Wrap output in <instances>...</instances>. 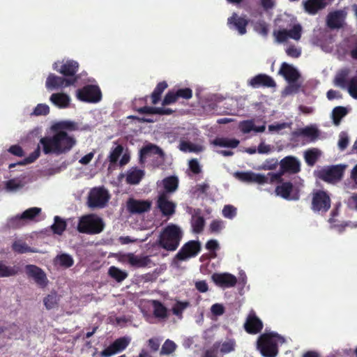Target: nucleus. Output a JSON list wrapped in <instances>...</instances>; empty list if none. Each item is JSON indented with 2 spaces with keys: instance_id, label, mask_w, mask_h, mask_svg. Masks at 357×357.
Listing matches in <instances>:
<instances>
[{
  "instance_id": "bf43d9fd",
  "label": "nucleus",
  "mask_w": 357,
  "mask_h": 357,
  "mask_svg": "<svg viewBox=\"0 0 357 357\" xmlns=\"http://www.w3.org/2000/svg\"><path fill=\"white\" fill-rule=\"evenodd\" d=\"M178 100L183 98L189 100L192 96V91L190 88H183L175 91Z\"/></svg>"
},
{
  "instance_id": "49530a36",
  "label": "nucleus",
  "mask_w": 357,
  "mask_h": 357,
  "mask_svg": "<svg viewBox=\"0 0 357 357\" xmlns=\"http://www.w3.org/2000/svg\"><path fill=\"white\" fill-rule=\"evenodd\" d=\"M190 306L188 301H177L172 307V312L179 319L183 317V312Z\"/></svg>"
},
{
  "instance_id": "f704fd0d",
  "label": "nucleus",
  "mask_w": 357,
  "mask_h": 357,
  "mask_svg": "<svg viewBox=\"0 0 357 357\" xmlns=\"http://www.w3.org/2000/svg\"><path fill=\"white\" fill-rule=\"evenodd\" d=\"M78 129V126L77 123L70 121H63L56 123L52 126V130L54 131L57 130H70L74 131Z\"/></svg>"
},
{
  "instance_id": "2eb2a0df",
  "label": "nucleus",
  "mask_w": 357,
  "mask_h": 357,
  "mask_svg": "<svg viewBox=\"0 0 357 357\" xmlns=\"http://www.w3.org/2000/svg\"><path fill=\"white\" fill-rule=\"evenodd\" d=\"M152 202L130 198L127 201V210L131 214H142L151 210Z\"/></svg>"
},
{
  "instance_id": "680f3d73",
  "label": "nucleus",
  "mask_w": 357,
  "mask_h": 357,
  "mask_svg": "<svg viewBox=\"0 0 357 357\" xmlns=\"http://www.w3.org/2000/svg\"><path fill=\"white\" fill-rule=\"evenodd\" d=\"M235 349V342L232 340H229L223 342L221 344L220 352L222 354H228L230 353Z\"/></svg>"
},
{
  "instance_id": "5fc2aeb1",
  "label": "nucleus",
  "mask_w": 357,
  "mask_h": 357,
  "mask_svg": "<svg viewBox=\"0 0 357 357\" xmlns=\"http://www.w3.org/2000/svg\"><path fill=\"white\" fill-rule=\"evenodd\" d=\"M178 100L175 91H169L162 100V105L163 106L169 105L176 102Z\"/></svg>"
},
{
  "instance_id": "7ed1b4c3",
  "label": "nucleus",
  "mask_w": 357,
  "mask_h": 357,
  "mask_svg": "<svg viewBox=\"0 0 357 357\" xmlns=\"http://www.w3.org/2000/svg\"><path fill=\"white\" fill-rule=\"evenodd\" d=\"M283 340L278 333H264L257 340V349L264 357H275L278 354V342Z\"/></svg>"
},
{
  "instance_id": "052dcab7",
  "label": "nucleus",
  "mask_w": 357,
  "mask_h": 357,
  "mask_svg": "<svg viewBox=\"0 0 357 357\" xmlns=\"http://www.w3.org/2000/svg\"><path fill=\"white\" fill-rule=\"evenodd\" d=\"M255 30L259 34L266 36L268 33V24L264 21H259L255 26Z\"/></svg>"
},
{
  "instance_id": "72a5a7b5",
  "label": "nucleus",
  "mask_w": 357,
  "mask_h": 357,
  "mask_svg": "<svg viewBox=\"0 0 357 357\" xmlns=\"http://www.w3.org/2000/svg\"><path fill=\"white\" fill-rule=\"evenodd\" d=\"M153 315L156 318L167 319L168 317V311L167 307L159 301H153Z\"/></svg>"
},
{
  "instance_id": "0e129e2a",
  "label": "nucleus",
  "mask_w": 357,
  "mask_h": 357,
  "mask_svg": "<svg viewBox=\"0 0 357 357\" xmlns=\"http://www.w3.org/2000/svg\"><path fill=\"white\" fill-rule=\"evenodd\" d=\"M204 224H205V220L203 217H202V216L197 217L192 222V227H193L194 231L196 233H200L201 231H202L204 227Z\"/></svg>"
},
{
  "instance_id": "a18cd8bd",
  "label": "nucleus",
  "mask_w": 357,
  "mask_h": 357,
  "mask_svg": "<svg viewBox=\"0 0 357 357\" xmlns=\"http://www.w3.org/2000/svg\"><path fill=\"white\" fill-rule=\"evenodd\" d=\"M59 301L57 294L54 292L45 296L43 299V303L47 310H51L57 306Z\"/></svg>"
},
{
  "instance_id": "39448f33",
  "label": "nucleus",
  "mask_w": 357,
  "mask_h": 357,
  "mask_svg": "<svg viewBox=\"0 0 357 357\" xmlns=\"http://www.w3.org/2000/svg\"><path fill=\"white\" fill-rule=\"evenodd\" d=\"M104 227L102 218L94 214H89L79 218L77 230L82 234H97L103 230Z\"/></svg>"
},
{
  "instance_id": "37998d69",
  "label": "nucleus",
  "mask_w": 357,
  "mask_h": 357,
  "mask_svg": "<svg viewBox=\"0 0 357 357\" xmlns=\"http://www.w3.org/2000/svg\"><path fill=\"white\" fill-rule=\"evenodd\" d=\"M327 25L331 29H337L341 26L340 15L338 13H331L327 17Z\"/></svg>"
},
{
  "instance_id": "9b49d317",
  "label": "nucleus",
  "mask_w": 357,
  "mask_h": 357,
  "mask_svg": "<svg viewBox=\"0 0 357 357\" xmlns=\"http://www.w3.org/2000/svg\"><path fill=\"white\" fill-rule=\"evenodd\" d=\"M301 33V25L300 24H296L289 30L282 29L278 31H274L273 36L275 37L277 42L282 43L287 41L288 38H292L295 40H300Z\"/></svg>"
},
{
  "instance_id": "cd10ccee",
  "label": "nucleus",
  "mask_w": 357,
  "mask_h": 357,
  "mask_svg": "<svg viewBox=\"0 0 357 357\" xmlns=\"http://www.w3.org/2000/svg\"><path fill=\"white\" fill-rule=\"evenodd\" d=\"M20 272L17 265L7 266L3 261L0 260V278H9L15 276Z\"/></svg>"
},
{
  "instance_id": "f8f14e48",
  "label": "nucleus",
  "mask_w": 357,
  "mask_h": 357,
  "mask_svg": "<svg viewBox=\"0 0 357 357\" xmlns=\"http://www.w3.org/2000/svg\"><path fill=\"white\" fill-rule=\"evenodd\" d=\"M249 19L245 16H240L236 13L227 19V24L229 29L236 31L239 35H244L247 32V26L249 24Z\"/></svg>"
},
{
  "instance_id": "de8ad7c7",
  "label": "nucleus",
  "mask_w": 357,
  "mask_h": 357,
  "mask_svg": "<svg viewBox=\"0 0 357 357\" xmlns=\"http://www.w3.org/2000/svg\"><path fill=\"white\" fill-rule=\"evenodd\" d=\"M41 212V208L38 207H32L25 210L21 215L24 222L27 220H33Z\"/></svg>"
},
{
  "instance_id": "aec40b11",
  "label": "nucleus",
  "mask_w": 357,
  "mask_h": 357,
  "mask_svg": "<svg viewBox=\"0 0 357 357\" xmlns=\"http://www.w3.org/2000/svg\"><path fill=\"white\" fill-rule=\"evenodd\" d=\"M59 62L54 63V69L66 77H73L79 70V63L74 60H68L58 68Z\"/></svg>"
},
{
  "instance_id": "774afa93",
  "label": "nucleus",
  "mask_w": 357,
  "mask_h": 357,
  "mask_svg": "<svg viewBox=\"0 0 357 357\" xmlns=\"http://www.w3.org/2000/svg\"><path fill=\"white\" fill-rule=\"evenodd\" d=\"M180 149L183 151L197 152L199 149L197 146L189 142H182L180 144Z\"/></svg>"
},
{
  "instance_id": "6e6552de",
  "label": "nucleus",
  "mask_w": 357,
  "mask_h": 357,
  "mask_svg": "<svg viewBox=\"0 0 357 357\" xmlns=\"http://www.w3.org/2000/svg\"><path fill=\"white\" fill-rule=\"evenodd\" d=\"M331 198L323 190H317L312 194L311 208L314 212L326 213L331 208Z\"/></svg>"
},
{
  "instance_id": "f257e3e1",
  "label": "nucleus",
  "mask_w": 357,
  "mask_h": 357,
  "mask_svg": "<svg viewBox=\"0 0 357 357\" xmlns=\"http://www.w3.org/2000/svg\"><path fill=\"white\" fill-rule=\"evenodd\" d=\"M76 143L75 137L64 130L54 131L52 136H45L40 139L43 152L45 155L66 154L75 146Z\"/></svg>"
},
{
  "instance_id": "20e7f679",
  "label": "nucleus",
  "mask_w": 357,
  "mask_h": 357,
  "mask_svg": "<svg viewBox=\"0 0 357 357\" xmlns=\"http://www.w3.org/2000/svg\"><path fill=\"white\" fill-rule=\"evenodd\" d=\"M301 171V162L294 156L288 155L280 161V170L276 173L269 172L271 183L282 182V176L285 173L297 174Z\"/></svg>"
},
{
  "instance_id": "412c9836",
  "label": "nucleus",
  "mask_w": 357,
  "mask_h": 357,
  "mask_svg": "<svg viewBox=\"0 0 357 357\" xmlns=\"http://www.w3.org/2000/svg\"><path fill=\"white\" fill-rule=\"evenodd\" d=\"M249 85L253 88L263 87H275L276 86L274 79L266 75L259 74L249 80Z\"/></svg>"
},
{
  "instance_id": "f3484780",
  "label": "nucleus",
  "mask_w": 357,
  "mask_h": 357,
  "mask_svg": "<svg viewBox=\"0 0 357 357\" xmlns=\"http://www.w3.org/2000/svg\"><path fill=\"white\" fill-rule=\"evenodd\" d=\"M211 280L215 285L224 289L233 287L237 283L236 276L229 273H215L211 275Z\"/></svg>"
},
{
  "instance_id": "2f4dec72",
  "label": "nucleus",
  "mask_w": 357,
  "mask_h": 357,
  "mask_svg": "<svg viewBox=\"0 0 357 357\" xmlns=\"http://www.w3.org/2000/svg\"><path fill=\"white\" fill-rule=\"evenodd\" d=\"M12 250L18 254L27 252H36L37 250L29 247L25 242L21 240L15 241L12 244Z\"/></svg>"
},
{
  "instance_id": "dca6fc26",
  "label": "nucleus",
  "mask_w": 357,
  "mask_h": 357,
  "mask_svg": "<svg viewBox=\"0 0 357 357\" xmlns=\"http://www.w3.org/2000/svg\"><path fill=\"white\" fill-rule=\"evenodd\" d=\"M25 272L29 278L34 280L35 282L41 287L47 284V279L45 272L38 266L29 264L25 266Z\"/></svg>"
},
{
  "instance_id": "6e6d98bb",
  "label": "nucleus",
  "mask_w": 357,
  "mask_h": 357,
  "mask_svg": "<svg viewBox=\"0 0 357 357\" xmlns=\"http://www.w3.org/2000/svg\"><path fill=\"white\" fill-rule=\"evenodd\" d=\"M252 182L256 183L258 184H264V183H271V176H268V174H267V176H265L264 174H256V173L253 172Z\"/></svg>"
},
{
  "instance_id": "473e14b6",
  "label": "nucleus",
  "mask_w": 357,
  "mask_h": 357,
  "mask_svg": "<svg viewBox=\"0 0 357 357\" xmlns=\"http://www.w3.org/2000/svg\"><path fill=\"white\" fill-rule=\"evenodd\" d=\"M240 142L236 139H228L224 137H217L213 140L212 144L220 147L236 148Z\"/></svg>"
},
{
  "instance_id": "8fccbe9b",
  "label": "nucleus",
  "mask_w": 357,
  "mask_h": 357,
  "mask_svg": "<svg viewBox=\"0 0 357 357\" xmlns=\"http://www.w3.org/2000/svg\"><path fill=\"white\" fill-rule=\"evenodd\" d=\"M40 148H42L41 144L39 143L38 144L36 150L29 154V155L25 158L23 161L19 162V165H24L26 164H30L33 162L36 159H38L40 155Z\"/></svg>"
},
{
  "instance_id": "a211bd4d",
  "label": "nucleus",
  "mask_w": 357,
  "mask_h": 357,
  "mask_svg": "<svg viewBox=\"0 0 357 357\" xmlns=\"http://www.w3.org/2000/svg\"><path fill=\"white\" fill-rule=\"evenodd\" d=\"M244 328L249 334H257L262 330L263 323L253 310H251L248 315L244 323Z\"/></svg>"
},
{
  "instance_id": "4c0bfd02",
  "label": "nucleus",
  "mask_w": 357,
  "mask_h": 357,
  "mask_svg": "<svg viewBox=\"0 0 357 357\" xmlns=\"http://www.w3.org/2000/svg\"><path fill=\"white\" fill-rule=\"evenodd\" d=\"M54 222L51 226V229L54 234L61 235L66 229V222L59 216L54 217Z\"/></svg>"
},
{
  "instance_id": "ea45409f",
  "label": "nucleus",
  "mask_w": 357,
  "mask_h": 357,
  "mask_svg": "<svg viewBox=\"0 0 357 357\" xmlns=\"http://www.w3.org/2000/svg\"><path fill=\"white\" fill-rule=\"evenodd\" d=\"M347 114V110L345 107L342 106L335 107L333 109L332 118L333 123L335 126H339L342 119Z\"/></svg>"
},
{
  "instance_id": "09e8293b",
  "label": "nucleus",
  "mask_w": 357,
  "mask_h": 357,
  "mask_svg": "<svg viewBox=\"0 0 357 357\" xmlns=\"http://www.w3.org/2000/svg\"><path fill=\"white\" fill-rule=\"evenodd\" d=\"M319 155L317 149H313L307 150L305 152V160L306 163L310 166H313L317 162Z\"/></svg>"
},
{
  "instance_id": "9d476101",
  "label": "nucleus",
  "mask_w": 357,
  "mask_h": 357,
  "mask_svg": "<svg viewBox=\"0 0 357 357\" xmlns=\"http://www.w3.org/2000/svg\"><path fill=\"white\" fill-rule=\"evenodd\" d=\"M201 243L198 241H189L185 243L175 255L174 259L179 261H185L196 257L201 251Z\"/></svg>"
},
{
  "instance_id": "5701e85b",
  "label": "nucleus",
  "mask_w": 357,
  "mask_h": 357,
  "mask_svg": "<svg viewBox=\"0 0 357 357\" xmlns=\"http://www.w3.org/2000/svg\"><path fill=\"white\" fill-rule=\"evenodd\" d=\"M279 73L282 75L289 84L296 82L300 77V74L298 70L292 66L285 62L282 63L281 65Z\"/></svg>"
},
{
  "instance_id": "4d7b16f0",
  "label": "nucleus",
  "mask_w": 357,
  "mask_h": 357,
  "mask_svg": "<svg viewBox=\"0 0 357 357\" xmlns=\"http://www.w3.org/2000/svg\"><path fill=\"white\" fill-rule=\"evenodd\" d=\"M50 112V107L48 105L45 104H38L34 108L31 115L34 116H41V115H47Z\"/></svg>"
},
{
  "instance_id": "c03bdc74",
  "label": "nucleus",
  "mask_w": 357,
  "mask_h": 357,
  "mask_svg": "<svg viewBox=\"0 0 357 357\" xmlns=\"http://www.w3.org/2000/svg\"><path fill=\"white\" fill-rule=\"evenodd\" d=\"M56 261L57 264H59L61 266L65 268H70L74 264L73 257L68 254H61L57 255L56 257Z\"/></svg>"
},
{
  "instance_id": "69168bd1",
  "label": "nucleus",
  "mask_w": 357,
  "mask_h": 357,
  "mask_svg": "<svg viewBox=\"0 0 357 357\" xmlns=\"http://www.w3.org/2000/svg\"><path fill=\"white\" fill-rule=\"evenodd\" d=\"M224 228V222L222 220H213L209 226L211 233H219Z\"/></svg>"
},
{
  "instance_id": "a878e982",
  "label": "nucleus",
  "mask_w": 357,
  "mask_h": 357,
  "mask_svg": "<svg viewBox=\"0 0 357 357\" xmlns=\"http://www.w3.org/2000/svg\"><path fill=\"white\" fill-rule=\"evenodd\" d=\"M129 264L134 268H145L151 263L149 256H138L132 253V255L128 259Z\"/></svg>"
},
{
  "instance_id": "c756f323",
  "label": "nucleus",
  "mask_w": 357,
  "mask_h": 357,
  "mask_svg": "<svg viewBox=\"0 0 357 357\" xmlns=\"http://www.w3.org/2000/svg\"><path fill=\"white\" fill-rule=\"evenodd\" d=\"M108 275L117 282H121L128 276L126 271H123L118 267L112 266L108 269Z\"/></svg>"
},
{
  "instance_id": "0eeeda50",
  "label": "nucleus",
  "mask_w": 357,
  "mask_h": 357,
  "mask_svg": "<svg viewBox=\"0 0 357 357\" xmlns=\"http://www.w3.org/2000/svg\"><path fill=\"white\" fill-rule=\"evenodd\" d=\"M77 97L82 102L96 103L100 101L102 93L98 86L87 84L77 91Z\"/></svg>"
},
{
  "instance_id": "603ef678",
  "label": "nucleus",
  "mask_w": 357,
  "mask_h": 357,
  "mask_svg": "<svg viewBox=\"0 0 357 357\" xmlns=\"http://www.w3.org/2000/svg\"><path fill=\"white\" fill-rule=\"evenodd\" d=\"M280 162L276 158L266 159L260 166V169L263 170H274L275 169Z\"/></svg>"
},
{
  "instance_id": "423d86ee",
  "label": "nucleus",
  "mask_w": 357,
  "mask_h": 357,
  "mask_svg": "<svg viewBox=\"0 0 357 357\" xmlns=\"http://www.w3.org/2000/svg\"><path fill=\"white\" fill-rule=\"evenodd\" d=\"M110 195L103 186L95 187L90 190L87 197V206L91 208H103L109 200Z\"/></svg>"
},
{
  "instance_id": "1a4fd4ad",
  "label": "nucleus",
  "mask_w": 357,
  "mask_h": 357,
  "mask_svg": "<svg viewBox=\"0 0 357 357\" xmlns=\"http://www.w3.org/2000/svg\"><path fill=\"white\" fill-rule=\"evenodd\" d=\"M346 168V165H336L328 167L319 172V178L328 183L339 181L342 178Z\"/></svg>"
},
{
  "instance_id": "6ab92c4d",
  "label": "nucleus",
  "mask_w": 357,
  "mask_h": 357,
  "mask_svg": "<svg viewBox=\"0 0 357 357\" xmlns=\"http://www.w3.org/2000/svg\"><path fill=\"white\" fill-rule=\"evenodd\" d=\"M157 206L164 216H171L175 213L176 204L168 199L165 192L158 196Z\"/></svg>"
},
{
  "instance_id": "338daca9",
  "label": "nucleus",
  "mask_w": 357,
  "mask_h": 357,
  "mask_svg": "<svg viewBox=\"0 0 357 357\" xmlns=\"http://www.w3.org/2000/svg\"><path fill=\"white\" fill-rule=\"evenodd\" d=\"M23 183L21 181H17L15 179H10L6 182V187L9 191H15L23 187Z\"/></svg>"
},
{
  "instance_id": "393cba45",
  "label": "nucleus",
  "mask_w": 357,
  "mask_h": 357,
  "mask_svg": "<svg viewBox=\"0 0 357 357\" xmlns=\"http://www.w3.org/2000/svg\"><path fill=\"white\" fill-rule=\"evenodd\" d=\"M151 154L159 155L160 156L164 155V153L160 147L156 145L150 144L141 149L139 151L140 161L142 162L144 159L146 158Z\"/></svg>"
},
{
  "instance_id": "e433bc0d",
  "label": "nucleus",
  "mask_w": 357,
  "mask_h": 357,
  "mask_svg": "<svg viewBox=\"0 0 357 357\" xmlns=\"http://www.w3.org/2000/svg\"><path fill=\"white\" fill-rule=\"evenodd\" d=\"M162 182L167 192H173L178 188V179L176 176H168L164 178Z\"/></svg>"
},
{
  "instance_id": "b1692460",
  "label": "nucleus",
  "mask_w": 357,
  "mask_h": 357,
  "mask_svg": "<svg viewBox=\"0 0 357 357\" xmlns=\"http://www.w3.org/2000/svg\"><path fill=\"white\" fill-rule=\"evenodd\" d=\"M144 176V170L132 167L127 172L126 183L130 185L138 184Z\"/></svg>"
},
{
  "instance_id": "e2e57ef3",
  "label": "nucleus",
  "mask_w": 357,
  "mask_h": 357,
  "mask_svg": "<svg viewBox=\"0 0 357 357\" xmlns=\"http://www.w3.org/2000/svg\"><path fill=\"white\" fill-rule=\"evenodd\" d=\"M176 349V344L169 340H167L162 347L161 352L165 354H170Z\"/></svg>"
},
{
  "instance_id": "c85d7f7f",
  "label": "nucleus",
  "mask_w": 357,
  "mask_h": 357,
  "mask_svg": "<svg viewBox=\"0 0 357 357\" xmlns=\"http://www.w3.org/2000/svg\"><path fill=\"white\" fill-rule=\"evenodd\" d=\"M326 3L324 0H307L304 3L305 10L312 15L324 8Z\"/></svg>"
},
{
  "instance_id": "7c9ffc66",
  "label": "nucleus",
  "mask_w": 357,
  "mask_h": 357,
  "mask_svg": "<svg viewBox=\"0 0 357 357\" xmlns=\"http://www.w3.org/2000/svg\"><path fill=\"white\" fill-rule=\"evenodd\" d=\"M167 87L168 84L166 81L158 83L151 95V102L153 105H156L160 100L162 94Z\"/></svg>"
},
{
  "instance_id": "c9c22d12",
  "label": "nucleus",
  "mask_w": 357,
  "mask_h": 357,
  "mask_svg": "<svg viewBox=\"0 0 357 357\" xmlns=\"http://www.w3.org/2000/svg\"><path fill=\"white\" fill-rule=\"evenodd\" d=\"M22 215H16L7 220L6 227L8 229H17L25 225Z\"/></svg>"
},
{
  "instance_id": "864d4df0",
  "label": "nucleus",
  "mask_w": 357,
  "mask_h": 357,
  "mask_svg": "<svg viewBox=\"0 0 357 357\" xmlns=\"http://www.w3.org/2000/svg\"><path fill=\"white\" fill-rule=\"evenodd\" d=\"M254 126L253 120H245L239 123V129L243 134H248L251 131H254Z\"/></svg>"
},
{
  "instance_id": "ddd939ff",
  "label": "nucleus",
  "mask_w": 357,
  "mask_h": 357,
  "mask_svg": "<svg viewBox=\"0 0 357 357\" xmlns=\"http://www.w3.org/2000/svg\"><path fill=\"white\" fill-rule=\"evenodd\" d=\"M130 338L129 337H121L115 340L109 347L100 352L102 357H110L116 354L123 351L129 345Z\"/></svg>"
},
{
  "instance_id": "4468645a",
  "label": "nucleus",
  "mask_w": 357,
  "mask_h": 357,
  "mask_svg": "<svg viewBox=\"0 0 357 357\" xmlns=\"http://www.w3.org/2000/svg\"><path fill=\"white\" fill-rule=\"evenodd\" d=\"M77 77L64 78L50 74L45 82L46 88L48 90L58 89L61 87H66L73 85L77 82Z\"/></svg>"
},
{
  "instance_id": "f03ea898",
  "label": "nucleus",
  "mask_w": 357,
  "mask_h": 357,
  "mask_svg": "<svg viewBox=\"0 0 357 357\" xmlns=\"http://www.w3.org/2000/svg\"><path fill=\"white\" fill-rule=\"evenodd\" d=\"M183 238V232L181 228L176 225H167L161 231L158 245L167 251H175L179 246Z\"/></svg>"
},
{
  "instance_id": "a19ab883",
  "label": "nucleus",
  "mask_w": 357,
  "mask_h": 357,
  "mask_svg": "<svg viewBox=\"0 0 357 357\" xmlns=\"http://www.w3.org/2000/svg\"><path fill=\"white\" fill-rule=\"evenodd\" d=\"M348 70H342L337 73L334 79V84L335 86L340 87L341 89H345L348 86L349 82H347Z\"/></svg>"
},
{
  "instance_id": "4be33fe9",
  "label": "nucleus",
  "mask_w": 357,
  "mask_h": 357,
  "mask_svg": "<svg viewBox=\"0 0 357 357\" xmlns=\"http://www.w3.org/2000/svg\"><path fill=\"white\" fill-rule=\"evenodd\" d=\"M293 184L289 181H287L283 182L281 185L276 187L275 193L277 195H279L285 199L297 200L299 199V195L297 192L291 197V193L293 192Z\"/></svg>"
},
{
  "instance_id": "79ce46f5",
  "label": "nucleus",
  "mask_w": 357,
  "mask_h": 357,
  "mask_svg": "<svg viewBox=\"0 0 357 357\" xmlns=\"http://www.w3.org/2000/svg\"><path fill=\"white\" fill-rule=\"evenodd\" d=\"M297 135L309 137L310 141H314L319 136V132L318 130L314 127H305L299 130Z\"/></svg>"
},
{
  "instance_id": "3c124183",
  "label": "nucleus",
  "mask_w": 357,
  "mask_h": 357,
  "mask_svg": "<svg viewBox=\"0 0 357 357\" xmlns=\"http://www.w3.org/2000/svg\"><path fill=\"white\" fill-rule=\"evenodd\" d=\"M347 89L349 95L353 98L357 99V75L350 79Z\"/></svg>"
},
{
  "instance_id": "13d9d810",
  "label": "nucleus",
  "mask_w": 357,
  "mask_h": 357,
  "mask_svg": "<svg viewBox=\"0 0 357 357\" xmlns=\"http://www.w3.org/2000/svg\"><path fill=\"white\" fill-rule=\"evenodd\" d=\"M236 213V208L232 205H225L222 209V215L226 218L232 219Z\"/></svg>"
},
{
  "instance_id": "bb28decb",
  "label": "nucleus",
  "mask_w": 357,
  "mask_h": 357,
  "mask_svg": "<svg viewBox=\"0 0 357 357\" xmlns=\"http://www.w3.org/2000/svg\"><path fill=\"white\" fill-rule=\"evenodd\" d=\"M50 101L59 108H66L69 106L70 98L63 93H52L50 98Z\"/></svg>"
},
{
  "instance_id": "58836bf2",
  "label": "nucleus",
  "mask_w": 357,
  "mask_h": 357,
  "mask_svg": "<svg viewBox=\"0 0 357 357\" xmlns=\"http://www.w3.org/2000/svg\"><path fill=\"white\" fill-rule=\"evenodd\" d=\"M123 152V147L121 144H118L114 148H112L107 159L110 162L111 165H116L117 161L119 160L120 156L122 155Z\"/></svg>"
}]
</instances>
